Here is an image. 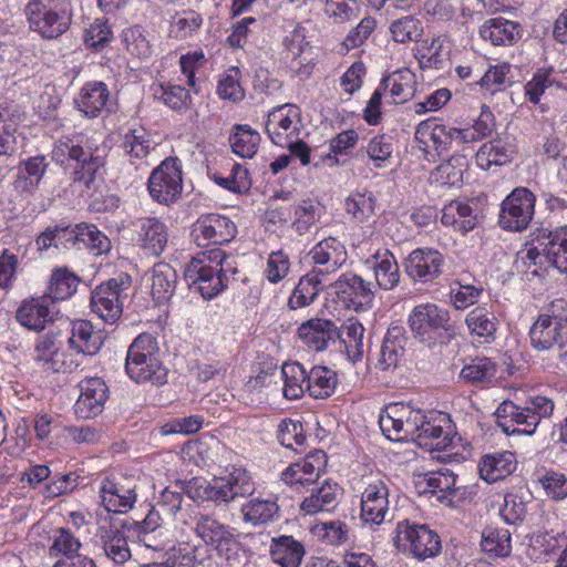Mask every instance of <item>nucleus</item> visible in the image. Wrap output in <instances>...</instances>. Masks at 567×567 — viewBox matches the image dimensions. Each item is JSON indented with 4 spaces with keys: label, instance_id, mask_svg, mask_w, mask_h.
Instances as JSON below:
<instances>
[{
    "label": "nucleus",
    "instance_id": "f257e3e1",
    "mask_svg": "<svg viewBox=\"0 0 567 567\" xmlns=\"http://www.w3.org/2000/svg\"><path fill=\"white\" fill-rule=\"evenodd\" d=\"M182 492L165 488L157 504L167 514L174 516L182 507L183 493L196 502H213L216 505H226L237 497H247L255 492V483L244 468H234L227 476L213 477L207 481L203 477H193L189 481H179Z\"/></svg>",
    "mask_w": 567,
    "mask_h": 567
},
{
    "label": "nucleus",
    "instance_id": "f03ea898",
    "mask_svg": "<svg viewBox=\"0 0 567 567\" xmlns=\"http://www.w3.org/2000/svg\"><path fill=\"white\" fill-rule=\"evenodd\" d=\"M236 272L231 268L224 250L215 248L194 257L185 268V279L190 288H195L205 299H212L221 292L228 282V274Z\"/></svg>",
    "mask_w": 567,
    "mask_h": 567
},
{
    "label": "nucleus",
    "instance_id": "7ed1b4c3",
    "mask_svg": "<svg viewBox=\"0 0 567 567\" xmlns=\"http://www.w3.org/2000/svg\"><path fill=\"white\" fill-rule=\"evenodd\" d=\"M157 352L158 344L153 334L147 332L138 334L126 352L124 368L128 378L136 383L164 384L167 372Z\"/></svg>",
    "mask_w": 567,
    "mask_h": 567
},
{
    "label": "nucleus",
    "instance_id": "20e7f679",
    "mask_svg": "<svg viewBox=\"0 0 567 567\" xmlns=\"http://www.w3.org/2000/svg\"><path fill=\"white\" fill-rule=\"evenodd\" d=\"M413 337L432 348L447 344L455 337V329L447 310L435 303L415 306L408 317Z\"/></svg>",
    "mask_w": 567,
    "mask_h": 567
},
{
    "label": "nucleus",
    "instance_id": "39448f33",
    "mask_svg": "<svg viewBox=\"0 0 567 567\" xmlns=\"http://www.w3.org/2000/svg\"><path fill=\"white\" fill-rule=\"evenodd\" d=\"M59 152L66 154L68 159L72 163L71 179L73 183L83 184L85 188H90L95 179V175L101 167L104 166V156L99 153V148L89 138L72 140L64 137L59 140L53 154Z\"/></svg>",
    "mask_w": 567,
    "mask_h": 567
},
{
    "label": "nucleus",
    "instance_id": "423d86ee",
    "mask_svg": "<svg viewBox=\"0 0 567 567\" xmlns=\"http://www.w3.org/2000/svg\"><path fill=\"white\" fill-rule=\"evenodd\" d=\"M27 14L30 28L47 39L63 34L72 18L68 0H31L27 6Z\"/></svg>",
    "mask_w": 567,
    "mask_h": 567
},
{
    "label": "nucleus",
    "instance_id": "0eeeda50",
    "mask_svg": "<svg viewBox=\"0 0 567 567\" xmlns=\"http://www.w3.org/2000/svg\"><path fill=\"white\" fill-rule=\"evenodd\" d=\"M131 287L132 278L125 272L100 284L91 293L92 311L106 323H115L122 316Z\"/></svg>",
    "mask_w": 567,
    "mask_h": 567
},
{
    "label": "nucleus",
    "instance_id": "6e6552de",
    "mask_svg": "<svg viewBox=\"0 0 567 567\" xmlns=\"http://www.w3.org/2000/svg\"><path fill=\"white\" fill-rule=\"evenodd\" d=\"M395 533L394 546L420 560L435 557L441 553L440 536L426 525L402 520L398 523Z\"/></svg>",
    "mask_w": 567,
    "mask_h": 567
},
{
    "label": "nucleus",
    "instance_id": "1a4fd4ad",
    "mask_svg": "<svg viewBox=\"0 0 567 567\" xmlns=\"http://www.w3.org/2000/svg\"><path fill=\"white\" fill-rule=\"evenodd\" d=\"M147 188L151 197L163 205H171L182 194L183 178L176 157L165 158L151 174Z\"/></svg>",
    "mask_w": 567,
    "mask_h": 567
},
{
    "label": "nucleus",
    "instance_id": "9d476101",
    "mask_svg": "<svg viewBox=\"0 0 567 567\" xmlns=\"http://www.w3.org/2000/svg\"><path fill=\"white\" fill-rule=\"evenodd\" d=\"M468 130H460L446 126L435 118H429L416 126L415 140L423 150L433 146L436 154L441 156L454 145L468 143L473 138Z\"/></svg>",
    "mask_w": 567,
    "mask_h": 567
},
{
    "label": "nucleus",
    "instance_id": "9b49d317",
    "mask_svg": "<svg viewBox=\"0 0 567 567\" xmlns=\"http://www.w3.org/2000/svg\"><path fill=\"white\" fill-rule=\"evenodd\" d=\"M535 202L528 188H515L501 205L499 226L511 231L525 230L534 216Z\"/></svg>",
    "mask_w": 567,
    "mask_h": 567
},
{
    "label": "nucleus",
    "instance_id": "f8f14e48",
    "mask_svg": "<svg viewBox=\"0 0 567 567\" xmlns=\"http://www.w3.org/2000/svg\"><path fill=\"white\" fill-rule=\"evenodd\" d=\"M237 234L236 224L227 216L204 214L192 226L190 236L198 247L221 246Z\"/></svg>",
    "mask_w": 567,
    "mask_h": 567
},
{
    "label": "nucleus",
    "instance_id": "ddd939ff",
    "mask_svg": "<svg viewBox=\"0 0 567 567\" xmlns=\"http://www.w3.org/2000/svg\"><path fill=\"white\" fill-rule=\"evenodd\" d=\"M529 338L535 350L549 351L563 363H567V327L538 317L530 327Z\"/></svg>",
    "mask_w": 567,
    "mask_h": 567
},
{
    "label": "nucleus",
    "instance_id": "4468645a",
    "mask_svg": "<svg viewBox=\"0 0 567 567\" xmlns=\"http://www.w3.org/2000/svg\"><path fill=\"white\" fill-rule=\"evenodd\" d=\"M334 292L338 298L355 311L368 310L374 300V286L365 281L361 276L353 272L342 274L333 282Z\"/></svg>",
    "mask_w": 567,
    "mask_h": 567
},
{
    "label": "nucleus",
    "instance_id": "2eb2a0df",
    "mask_svg": "<svg viewBox=\"0 0 567 567\" xmlns=\"http://www.w3.org/2000/svg\"><path fill=\"white\" fill-rule=\"evenodd\" d=\"M195 532L206 545L214 547L227 560L234 558L239 549V543L228 526L210 515L205 514L198 517Z\"/></svg>",
    "mask_w": 567,
    "mask_h": 567
},
{
    "label": "nucleus",
    "instance_id": "dca6fc26",
    "mask_svg": "<svg viewBox=\"0 0 567 567\" xmlns=\"http://www.w3.org/2000/svg\"><path fill=\"white\" fill-rule=\"evenodd\" d=\"M444 264L445 258L439 250L417 248L405 259V271L413 280L425 284L441 276Z\"/></svg>",
    "mask_w": 567,
    "mask_h": 567
},
{
    "label": "nucleus",
    "instance_id": "f3484780",
    "mask_svg": "<svg viewBox=\"0 0 567 567\" xmlns=\"http://www.w3.org/2000/svg\"><path fill=\"white\" fill-rule=\"evenodd\" d=\"M309 256L315 264L313 270L322 277L334 274L348 259L346 246L336 237L320 240L309 251Z\"/></svg>",
    "mask_w": 567,
    "mask_h": 567
},
{
    "label": "nucleus",
    "instance_id": "a211bd4d",
    "mask_svg": "<svg viewBox=\"0 0 567 567\" xmlns=\"http://www.w3.org/2000/svg\"><path fill=\"white\" fill-rule=\"evenodd\" d=\"M544 259L561 274H567V225L555 229L537 228Z\"/></svg>",
    "mask_w": 567,
    "mask_h": 567
},
{
    "label": "nucleus",
    "instance_id": "6ab92c4d",
    "mask_svg": "<svg viewBox=\"0 0 567 567\" xmlns=\"http://www.w3.org/2000/svg\"><path fill=\"white\" fill-rule=\"evenodd\" d=\"M496 417L497 425L507 435H532L537 427V416L529 415L526 406H518L512 401H504L498 405Z\"/></svg>",
    "mask_w": 567,
    "mask_h": 567
},
{
    "label": "nucleus",
    "instance_id": "aec40b11",
    "mask_svg": "<svg viewBox=\"0 0 567 567\" xmlns=\"http://www.w3.org/2000/svg\"><path fill=\"white\" fill-rule=\"evenodd\" d=\"M81 394L74 404V412L81 419L99 415L107 399V386L101 378H89L80 383Z\"/></svg>",
    "mask_w": 567,
    "mask_h": 567
},
{
    "label": "nucleus",
    "instance_id": "412c9836",
    "mask_svg": "<svg viewBox=\"0 0 567 567\" xmlns=\"http://www.w3.org/2000/svg\"><path fill=\"white\" fill-rule=\"evenodd\" d=\"M293 121H300V110L295 104L280 105L268 114L266 132L272 143L285 147L288 137L298 131V127L293 126Z\"/></svg>",
    "mask_w": 567,
    "mask_h": 567
},
{
    "label": "nucleus",
    "instance_id": "4be33fe9",
    "mask_svg": "<svg viewBox=\"0 0 567 567\" xmlns=\"http://www.w3.org/2000/svg\"><path fill=\"white\" fill-rule=\"evenodd\" d=\"M327 463V454L317 450L309 453L301 462L289 465L281 474V480L289 485L315 483Z\"/></svg>",
    "mask_w": 567,
    "mask_h": 567
},
{
    "label": "nucleus",
    "instance_id": "5701e85b",
    "mask_svg": "<svg viewBox=\"0 0 567 567\" xmlns=\"http://www.w3.org/2000/svg\"><path fill=\"white\" fill-rule=\"evenodd\" d=\"M389 489L384 482L377 481L367 486L361 499V517L364 523L380 525L389 509Z\"/></svg>",
    "mask_w": 567,
    "mask_h": 567
},
{
    "label": "nucleus",
    "instance_id": "b1692460",
    "mask_svg": "<svg viewBox=\"0 0 567 567\" xmlns=\"http://www.w3.org/2000/svg\"><path fill=\"white\" fill-rule=\"evenodd\" d=\"M298 336L312 350L322 351L338 340L339 328L329 319L315 318L298 328Z\"/></svg>",
    "mask_w": 567,
    "mask_h": 567
},
{
    "label": "nucleus",
    "instance_id": "393cba45",
    "mask_svg": "<svg viewBox=\"0 0 567 567\" xmlns=\"http://www.w3.org/2000/svg\"><path fill=\"white\" fill-rule=\"evenodd\" d=\"M134 225L142 249L150 255L159 256L168 240V233L164 223L155 217H145L137 219Z\"/></svg>",
    "mask_w": 567,
    "mask_h": 567
},
{
    "label": "nucleus",
    "instance_id": "a878e982",
    "mask_svg": "<svg viewBox=\"0 0 567 567\" xmlns=\"http://www.w3.org/2000/svg\"><path fill=\"white\" fill-rule=\"evenodd\" d=\"M110 90L102 81H91L83 85L74 100L76 109L85 117L95 118L107 107Z\"/></svg>",
    "mask_w": 567,
    "mask_h": 567
},
{
    "label": "nucleus",
    "instance_id": "bb28decb",
    "mask_svg": "<svg viewBox=\"0 0 567 567\" xmlns=\"http://www.w3.org/2000/svg\"><path fill=\"white\" fill-rule=\"evenodd\" d=\"M523 34V28L518 22L502 17L486 20L480 28V35L491 41L493 45H513Z\"/></svg>",
    "mask_w": 567,
    "mask_h": 567
},
{
    "label": "nucleus",
    "instance_id": "cd10ccee",
    "mask_svg": "<svg viewBox=\"0 0 567 567\" xmlns=\"http://www.w3.org/2000/svg\"><path fill=\"white\" fill-rule=\"evenodd\" d=\"M406 342L408 337L404 327L400 324L390 326L380 349L377 367L382 371L395 368L399 359L404 354Z\"/></svg>",
    "mask_w": 567,
    "mask_h": 567
},
{
    "label": "nucleus",
    "instance_id": "c85d7f7f",
    "mask_svg": "<svg viewBox=\"0 0 567 567\" xmlns=\"http://www.w3.org/2000/svg\"><path fill=\"white\" fill-rule=\"evenodd\" d=\"M50 303L51 301L45 295L24 300L17 310L16 319L30 330H43L45 323L52 320Z\"/></svg>",
    "mask_w": 567,
    "mask_h": 567
},
{
    "label": "nucleus",
    "instance_id": "c756f323",
    "mask_svg": "<svg viewBox=\"0 0 567 567\" xmlns=\"http://www.w3.org/2000/svg\"><path fill=\"white\" fill-rule=\"evenodd\" d=\"M48 167L49 162L44 155L31 156L20 162L18 174L13 183L16 189L22 193H34L45 175Z\"/></svg>",
    "mask_w": 567,
    "mask_h": 567
},
{
    "label": "nucleus",
    "instance_id": "7c9ffc66",
    "mask_svg": "<svg viewBox=\"0 0 567 567\" xmlns=\"http://www.w3.org/2000/svg\"><path fill=\"white\" fill-rule=\"evenodd\" d=\"M467 168V157L462 154H454L430 173L429 182L437 187L460 186L463 183V175Z\"/></svg>",
    "mask_w": 567,
    "mask_h": 567
},
{
    "label": "nucleus",
    "instance_id": "2f4dec72",
    "mask_svg": "<svg viewBox=\"0 0 567 567\" xmlns=\"http://www.w3.org/2000/svg\"><path fill=\"white\" fill-rule=\"evenodd\" d=\"M373 271L377 285L383 290L395 288L400 281L399 265L389 251H377L365 262Z\"/></svg>",
    "mask_w": 567,
    "mask_h": 567
},
{
    "label": "nucleus",
    "instance_id": "473e14b6",
    "mask_svg": "<svg viewBox=\"0 0 567 567\" xmlns=\"http://www.w3.org/2000/svg\"><path fill=\"white\" fill-rule=\"evenodd\" d=\"M305 554L303 544L290 535H280L271 539L270 556L280 567H298Z\"/></svg>",
    "mask_w": 567,
    "mask_h": 567
},
{
    "label": "nucleus",
    "instance_id": "72a5a7b5",
    "mask_svg": "<svg viewBox=\"0 0 567 567\" xmlns=\"http://www.w3.org/2000/svg\"><path fill=\"white\" fill-rule=\"evenodd\" d=\"M69 346L76 353L94 355L103 346V336L100 331H94L91 322L79 320L72 323V336L69 338Z\"/></svg>",
    "mask_w": 567,
    "mask_h": 567
},
{
    "label": "nucleus",
    "instance_id": "f704fd0d",
    "mask_svg": "<svg viewBox=\"0 0 567 567\" xmlns=\"http://www.w3.org/2000/svg\"><path fill=\"white\" fill-rule=\"evenodd\" d=\"M515 467L514 454L504 451L485 455L480 463V474L486 482L494 483L505 478Z\"/></svg>",
    "mask_w": 567,
    "mask_h": 567
},
{
    "label": "nucleus",
    "instance_id": "c9c22d12",
    "mask_svg": "<svg viewBox=\"0 0 567 567\" xmlns=\"http://www.w3.org/2000/svg\"><path fill=\"white\" fill-rule=\"evenodd\" d=\"M339 494L340 487L338 484L324 482L322 486L312 488L310 496L303 499L300 508L309 515L330 512L337 506Z\"/></svg>",
    "mask_w": 567,
    "mask_h": 567
},
{
    "label": "nucleus",
    "instance_id": "e433bc0d",
    "mask_svg": "<svg viewBox=\"0 0 567 567\" xmlns=\"http://www.w3.org/2000/svg\"><path fill=\"white\" fill-rule=\"evenodd\" d=\"M102 503L107 512L125 513L135 503L136 495L133 489L118 487L110 480H104L101 485Z\"/></svg>",
    "mask_w": 567,
    "mask_h": 567
},
{
    "label": "nucleus",
    "instance_id": "4c0bfd02",
    "mask_svg": "<svg viewBox=\"0 0 567 567\" xmlns=\"http://www.w3.org/2000/svg\"><path fill=\"white\" fill-rule=\"evenodd\" d=\"M364 327L357 319H348L340 328L338 339L344 344L348 359L352 362H359L363 358Z\"/></svg>",
    "mask_w": 567,
    "mask_h": 567
},
{
    "label": "nucleus",
    "instance_id": "58836bf2",
    "mask_svg": "<svg viewBox=\"0 0 567 567\" xmlns=\"http://www.w3.org/2000/svg\"><path fill=\"white\" fill-rule=\"evenodd\" d=\"M515 153L514 146L502 140L495 138L483 144L476 153V163L483 169L492 165H504L508 163Z\"/></svg>",
    "mask_w": 567,
    "mask_h": 567
},
{
    "label": "nucleus",
    "instance_id": "ea45409f",
    "mask_svg": "<svg viewBox=\"0 0 567 567\" xmlns=\"http://www.w3.org/2000/svg\"><path fill=\"white\" fill-rule=\"evenodd\" d=\"M177 284L176 270L166 262L153 267L152 295L157 302L168 301L175 292Z\"/></svg>",
    "mask_w": 567,
    "mask_h": 567
},
{
    "label": "nucleus",
    "instance_id": "a19ab883",
    "mask_svg": "<svg viewBox=\"0 0 567 567\" xmlns=\"http://www.w3.org/2000/svg\"><path fill=\"white\" fill-rule=\"evenodd\" d=\"M101 542L105 555L115 564L122 565L131 558L127 539L118 528L109 526L100 528Z\"/></svg>",
    "mask_w": 567,
    "mask_h": 567
},
{
    "label": "nucleus",
    "instance_id": "79ce46f5",
    "mask_svg": "<svg viewBox=\"0 0 567 567\" xmlns=\"http://www.w3.org/2000/svg\"><path fill=\"white\" fill-rule=\"evenodd\" d=\"M322 289V276L312 270L300 278L291 297L289 298L288 306L290 309H298L309 306L313 302Z\"/></svg>",
    "mask_w": 567,
    "mask_h": 567
},
{
    "label": "nucleus",
    "instance_id": "37998d69",
    "mask_svg": "<svg viewBox=\"0 0 567 567\" xmlns=\"http://www.w3.org/2000/svg\"><path fill=\"white\" fill-rule=\"evenodd\" d=\"M260 134L247 124H235L229 136L231 151L243 157L251 158L258 150Z\"/></svg>",
    "mask_w": 567,
    "mask_h": 567
},
{
    "label": "nucleus",
    "instance_id": "c03bdc74",
    "mask_svg": "<svg viewBox=\"0 0 567 567\" xmlns=\"http://www.w3.org/2000/svg\"><path fill=\"white\" fill-rule=\"evenodd\" d=\"M80 278L68 268L52 271L45 296L51 302L70 298L78 289Z\"/></svg>",
    "mask_w": 567,
    "mask_h": 567
},
{
    "label": "nucleus",
    "instance_id": "a18cd8bd",
    "mask_svg": "<svg viewBox=\"0 0 567 567\" xmlns=\"http://www.w3.org/2000/svg\"><path fill=\"white\" fill-rule=\"evenodd\" d=\"M496 364L486 357H476L465 364L460 372V379L471 385L483 386L496 377Z\"/></svg>",
    "mask_w": 567,
    "mask_h": 567
},
{
    "label": "nucleus",
    "instance_id": "49530a36",
    "mask_svg": "<svg viewBox=\"0 0 567 567\" xmlns=\"http://www.w3.org/2000/svg\"><path fill=\"white\" fill-rule=\"evenodd\" d=\"M337 383V373L327 367L317 365L308 372L307 390L315 399L330 396L334 392Z\"/></svg>",
    "mask_w": 567,
    "mask_h": 567
},
{
    "label": "nucleus",
    "instance_id": "de8ad7c7",
    "mask_svg": "<svg viewBox=\"0 0 567 567\" xmlns=\"http://www.w3.org/2000/svg\"><path fill=\"white\" fill-rule=\"evenodd\" d=\"M284 396L287 400L300 399L307 389L308 372L299 362H286L281 367Z\"/></svg>",
    "mask_w": 567,
    "mask_h": 567
},
{
    "label": "nucleus",
    "instance_id": "09e8293b",
    "mask_svg": "<svg viewBox=\"0 0 567 567\" xmlns=\"http://www.w3.org/2000/svg\"><path fill=\"white\" fill-rule=\"evenodd\" d=\"M414 74L409 70H400L384 78L381 86L389 90L394 103L409 101L414 95Z\"/></svg>",
    "mask_w": 567,
    "mask_h": 567
},
{
    "label": "nucleus",
    "instance_id": "8fccbe9b",
    "mask_svg": "<svg viewBox=\"0 0 567 567\" xmlns=\"http://www.w3.org/2000/svg\"><path fill=\"white\" fill-rule=\"evenodd\" d=\"M456 477L455 475L446 470L430 472L424 475L423 480L419 482V486L422 487V493L437 494V499L440 502H445L451 499L447 497V494L454 493Z\"/></svg>",
    "mask_w": 567,
    "mask_h": 567
},
{
    "label": "nucleus",
    "instance_id": "3c124183",
    "mask_svg": "<svg viewBox=\"0 0 567 567\" xmlns=\"http://www.w3.org/2000/svg\"><path fill=\"white\" fill-rule=\"evenodd\" d=\"M279 507L272 499L252 498L241 506L244 520L254 525L271 522Z\"/></svg>",
    "mask_w": 567,
    "mask_h": 567
},
{
    "label": "nucleus",
    "instance_id": "603ef678",
    "mask_svg": "<svg viewBox=\"0 0 567 567\" xmlns=\"http://www.w3.org/2000/svg\"><path fill=\"white\" fill-rule=\"evenodd\" d=\"M203 24L202 16L194 10L177 12L171 21L169 37L177 40L192 38Z\"/></svg>",
    "mask_w": 567,
    "mask_h": 567
},
{
    "label": "nucleus",
    "instance_id": "864d4df0",
    "mask_svg": "<svg viewBox=\"0 0 567 567\" xmlns=\"http://www.w3.org/2000/svg\"><path fill=\"white\" fill-rule=\"evenodd\" d=\"M122 147L132 159H143L148 156L153 148V142L145 128H130L123 135Z\"/></svg>",
    "mask_w": 567,
    "mask_h": 567
},
{
    "label": "nucleus",
    "instance_id": "5fc2aeb1",
    "mask_svg": "<svg viewBox=\"0 0 567 567\" xmlns=\"http://www.w3.org/2000/svg\"><path fill=\"white\" fill-rule=\"evenodd\" d=\"M404 411L402 403L390 404L383 414H381L379 424L383 434L392 441L405 440L404 429Z\"/></svg>",
    "mask_w": 567,
    "mask_h": 567
},
{
    "label": "nucleus",
    "instance_id": "6e6d98bb",
    "mask_svg": "<svg viewBox=\"0 0 567 567\" xmlns=\"http://www.w3.org/2000/svg\"><path fill=\"white\" fill-rule=\"evenodd\" d=\"M392 38L398 43L417 42L423 34L421 20L406 16L394 20L390 25Z\"/></svg>",
    "mask_w": 567,
    "mask_h": 567
},
{
    "label": "nucleus",
    "instance_id": "4d7b16f0",
    "mask_svg": "<svg viewBox=\"0 0 567 567\" xmlns=\"http://www.w3.org/2000/svg\"><path fill=\"white\" fill-rule=\"evenodd\" d=\"M52 544L49 547V555L51 557L66 558L74 553H78L82 544L68 528H56L51 536Z\"/></svg>",
    "mask_w": 567,
    "mask_h": 567
},
{
    "label": "nucleus",
    "instance_id": "13d9d810",
    "mask_svg": "<svg viewBox=\"0 0 567 567\" xmlns=\"http://www.w3.org/2000/svg\"><path fill=\"white\" fill-rule=\"evenodd\" d=\"M483 551L498 557L508 556L511 553V534L507 529L488 528L483 532Z\"/></svg>",
    "mask_w": 567,
    "mask_h": 567
},
{
    "label": "nucleus",
    "instance_id": "bf43d9fd",
    "mask_svg": "<svg viewBox=\"0 0 567 567\" xmlns=\"http://www.w3.org/2000/svg\"><path fill=\"white\" fill-rule=\"evenodd\" d=\"M415 442L421 447L441 451L451 444V439L441 425H436L426 419L421 432L417 433Z\"/></svg>",
    "mask_w": 567,
    "mask_h": 567
},
{
    "label": "nucleus",
    "instance_id": "052dcab7",
    "mask_svg": "<svg viewBox=\"0 0 567 567\" xmlns=\"http://www.w3.org/2000/svg\"><path fill=\"white\" fill-rule=\"evenodd\" d=\"M122 37L126 50L132 55L142 60L148 59L152 55L151 42L141 27L134 25L124 30Z\"/></svg>",
    "mask_w": 567,
    "mask_h": 567
},
{
    "label": "nucleus",
    "instance_id": "680f3d73",
    "mask_svg": "<svg viewBox=\"0 0 567 567\" xmlns=\"http://www.w3.org/2000/svg\"><path fill=\"white\" fill-rule=\"evenodd\" d=\"M483 287L470 284L465 278L456 280L451 288V299L456 309H465L477 302Z\"/></svg>",
    "mask_w": 567,
    "mask_h": 567
},
{
    "label": "nucleus",
    "instance_id": "e2e57ef3",
    "mask_svg": "<svg viewBox=\"0 0 567 567\" xmlns=\"http://www.w3.org/2000/svg\"><path fill=\"white\" fill-rule=\"evenodd\" d=\"M495 316L484 308L473 309L465 319L472 333L480 337H492L496 331Z\"/></svg>",
    "mask_w": 567,
    "mask_h": 567
},
{
    "label": "nucleus",
    "instance_id": "0e129e2a",
    "mask_svg": "<svg viewBox=\"0 0 567 567\" xmlns=\"http://www.w3.org/2000/svg\"><path fill=\"white\" fill-rule=\"evenodd\" d=\"M344 207L354 219L364 221L374 213L375 199L371 193H355L346 199Z\"/></svg>",
    "mask_w": 567,
    "mask_h": 567
},
{
    "label": "nucleus",
    "instance_id": "69168bd1",
    "mask_svg": "<svg viewBox=\"0 0 567 567\" xmlns=\"http://www.w3.org/2000/svg\"><path fill=\"white\" fill-rule=\"evenodd\" d=\"M319 217L318 205L310 199H305L295 208V220L291 227L299 235H303L319 220Z\"/></svg>",
    "mask_w": 567,
    "mask_h": 567
},
{
    "label": "nucleus",
    "instance_id": "338daca9",
    "mask_svg": "<svg viewBox=\"0 0 567 567\" xmlns=\"http://www.w3.org/2000/svg\"><path fill=\"white\" fill-rule=\"evenodd\" d=\"M79 244L95 250L96 255L107 251L111 246L109 238L92 224L79 225Z\"/></svg>",
    "mask_w": 567,
    "mask_h": 567
},
{
    "label": "nucleus",
    "instance_id": "774afa93",
    "mask_svg": "<svg viewBox=\"0 0 567 567\" xmlns=\"http://www.w3.org/2000/svg\"><path fill=\"white\" fill-rule=\"evenodd\" d=\"M155 94L167 106L176 111L186 109L190 100L189 92L185 87L175 84H161Z\"/></svg>",
    "mask_w": 567,
    "mask_h": 567
}]
</instances>
